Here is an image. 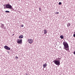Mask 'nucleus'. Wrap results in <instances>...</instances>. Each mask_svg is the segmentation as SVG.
I'll return each instance as SVG.
<instances>
[{
    "mask_svg": "<svg viewBox=\"0 0 75 75\" xmlns=\"http://www.w3.org/2000/svg\"><path fill=\"white\" fill-rule=\"evenodd\" d=\"M63 44L64 45L63 49L64 50H66V51H69V45H68V43L67 42H64Z\"/></svg>",
    "mask_w": 75,
    "mask_h": 75,
    "instance_id": "nucleus-1",
    "label": "nucleus"
},
{
    "mask_svg": "<svg viewBox=\"0 0 75 75\" xmlns=\"http://www.w3.org/2000/svg\"><path fill=\"white\" fill-rule=\"evenodd\" d=\"M53 62H54V64L57 65H58V66L60 65V61H59V60H57L55 59L54 60Z\"/></svg>",
    "mask_w": 75,
    "mask_h": 75,
    "instance_id": "nucleus-2",
    "label": "nucleus"
},
{
    "mask_svg": "<svg viewBox=\"0 0 75 75\" xmlns=\"http://www.w3.org/2000/svg\"><path fill=\"white\" fill-rule=\"evenodd\" d=\"M7 8H9V9H10V10H12L14 11V9L13 8V6L10 5H8V6Z\"/></svg>",
    "mask_w": 75,
    "mask_h": 75,
    "instance_id": "nucleus-3",
    "label": "nucleus"
},
{
    "mask_svg": "<svg viewBox=\"0 0 75 75\" xmlns=\"http://www.w3.org/2000/svg\"><path fill=\"white\" fill-rule=\"evenodd\" d=\"M22 39H18L17 40V43L18 44H22Z\"/></svg>",
    "mask_w": 75,
    "mask_h": 75,
    "instance_id": "nucleus-4",
    "label": "nucleus"
},
{
    "mask_svg": "<svg viewBox=\"0 0 75 75\" xmlns=\"http://www.w3.org/2000/svg\"><path fill=\"white\" fill-rule=\"evenodd\" d=\"M4 48L7 50H10V48L7 45L5 46Z\"/></svg>",
    "mask_w": 75,
    "mask_h": 75,
    "instance_id": "nucleus-5",
    "label": "nucleus"
},
{
    "mask_svg": "<svg viewBox=\"0 0 75 75\" xmlns=\"http://www.w3.org/2000/svg\"><path fill=\"white\" fill-rule=\"evenodd\" d=\"M28 42L30 43V44H32L33 42V40L29 39L28 40Z\"/></svg>",
    "mask_w": 75,
    "mask_h": 75,
    "instance_id": "nucleus-6",
    "label": "nucleus"
},
{
    "mask_svg": "<svg viewBox=\"0 0 75 75\" xmlns=\"http://www.w3.org/2000/svg\"><path fill=\"white\" fill-rule=\"evenodd\" d=\"M8 5H10V4H6L5 5H4L3 6H4V9L8 8H7Z\"/></svg>",
    "mask_w": 75,
    "mask_h": 75,
    "instance_id": "nucleus-7",
    "label": "nucleus"
},
{
    "mask_svg": "<svg viewBox=\"0 0 75 75\" xmlns=\"http://www.w3.org/2000/svg\"><path fill=\"white\" fill-rule=\"evenodd\" d=\"M44 34H46L47 33V30L46 29H44Z\"/></svg>",
    "mask_w": 75,
    "mask_h": 75,
    "instance_id": "nucleus-8",
    "label": "nucleus"
},
{
    "mask_svg": "<svg viewBox=\"0 0 75 75\" xmlns=\"http://www.w3.org/2000/svg\"><path fill=\"white\" fill-rule=\"evenodd\" d=\"M47 63L44 64L43 65V67H44L43 68H45V67H47Z\"/></svg>",
    "mask_w": 75,
    "mask_h": 75,
    "instance_id": "nucleus-9",
    "label": "nucleus"
},
{
    "mask_svg": "<svg viewBox=\"0 0 75 75\" xmlns=\"http://www.w3.org/2000/svg\"><path fill=\"white\" fill-rule=\"evenodd\" d=\"M4 24H2L1 27V28H2V29H3V28H4Z\"/></svg>",
    "mask_w": 75,
    "mask_h": 75,
    "instance_id": "nucleus-10",
    "label": "nucleus"
},
{
    "mask_svg": "<svg viewBox=\"0 0 75 75\" xmlns=\"http://www.w3.org/2000/svg\"><path fill=\"white\" fill-rule=\"evenodd\" d=\"M24 37V36H23V35H21L19 37V38L21 39V38H23Z\"/></svg>",
    "mask_w": 75,
    "mask_h": 75,
    "instance_id": "nucleus-11",
    "label": "nucleus"
},
{
    "mask_svg": "<svg viewBox=\"0 0 75 75\" xmlns=\"http://www.w3.org/2000/svg\"><path fill=\"white\" fill-rule=\"evenodd\" d=\"M60 38H61V39H63V38H64V36L63 35H61L60 36Z\"/></svg>",
    "mask_w": 75,
    "mask_h": 75,
    "instance_id": "nucleus-12",
    "label": "nucleus"
},
{
    "mask_svg": "<svg viewBox=\"0 0 75 75\" xmlns=\"http://www.w3.org/2000/svg\"><path fill=\"white\" fill-rule=\"evenodd\" d=\"M70 25H71V24H70V23H69L68 24V25H67V26L68 27H69V26H70Z\"/></svg>",
    "mask_w": 75,
    "mask_h": 75,
    "instance_id": "nucleus-13",
    "label": "nucleus"
},
{
    "mask_svg": "<svg viewBox=\"0 0 75 75\" xmlns=\"http://www.w3.org/2000/svg\"><path fill=\"white\" fill-rule=\"evenodd\" d=\"M58 4H59V5H61V4H62V3L61 2H59Z\"/></svg>",
    "mask_w": 75,
    "mask_h": 75,
    "instance_id": "nucleus-14",
    "label": "nucleus"
},
{
    "mask_svg": "<svg viewBox=\"0 0 75 75\" xmlns=\"http://www.w3.org/2000/svg\"><path fill=\"white\" fill-rule=\"evenodd\" d=\"M5 12L7 13H10V12L8 11H5Z\"/></svg>",
    "mask_w": 75,
    "mask_h": 75,
    "instance_id": "nucleus-15",
    "label": "nucleus"
},
{
    "mask_svg": "<svg viewBox=\"0 0 75 75\" xmlns=\"http://www.w3.org/2000/svg\"><path fill=\"white\" fill-rule=\"evenodd\" d=\"M61 58H59V57L58 59V61H61Z\"/></svg>",
    "mask_w": 75,
    "mask_h": 75,
    "instance_id": "nucleus-16",
    "label": "nucleus"
},
{
    "mask_svg": "<svg viewBox=\"0 0 75 75\" xmlns=\"http://www.w3.org/2000/svg\"><path fill=\"white\" fill-rule=\"evenodd\" d=\"M16 59H18V57H17V56H16L15 57Z\"/></svg>",
    "mask_w": 75,
    "mask_h": 75,
    "instance_id": "nucleus-17",
    "label": "nucleus"
},
{
    "mask_svg": "<svg viewBox=\"0 0 75 75\" xmlns=\"http://www.w3.org/2000/svg\"><path fill=\"white\" fill-rule=\"evenodd\" d=\"M73 37H75V33H74V34H73Z\"/></svg>",
    "mask_w": 75,
    "mask_h": 75,
    "instance_id": "nucleus-18",
    "label": "nucleus"
},
{
    "mask_svg": "<svg viewBox=\"0 0 75 75\" xmlns=\"http://www.w3.org/2000/svg\"><path fill=\"white\" fill-rule=\"evenodd\" d=\"M41 8H39V10L40 11H41Z\"/></svg>",
    "mask_w": 75,
    "mask_h": 75,
    "instance_id": "nucleus-19",
    "label": "nucleus"
},
{
    "mask_svg": "<svg viewBox=\"0 0 75 75\" xmlns=\"http://www.w3.org/2000/svg\"><path fill=\"white\" fill-rule=\"evenodd\" d=\"M21 27H24V25H22Z\"/></svg>",
    "mask_w": 75,
    "mask_h": 75,
    "instance_id": "nucleus-20",
    "label": "nucleus"
},
{
    "mask_svg": "<svg viewBox=\"0 0 75 75\" xmlns=\"http://www.w3.org/2000/svg\"><path fill=\"white\" fill-rule=\"evenodd\" d=\"M73 54L74 55H75V51L74 52Z\"/></svg>",
    "mask_w": 75,
    "mask_h": 75,
    "instance_id": "nucleus-21",
    "label": "nucleus"
},
{
    "mask_svg": "<svg viewBox=\"0 0 75 75\" xmlns=\"http://www.w3.org/2000/svg\"><path fill=\"white\" fill-rule=\"evenodd\" d=\"M4 28V29H5L6 28H5V27H4V28Z\"/></svg>",
    "mask_w": 75,
    "mask_h": 75,
    "instance_id": "nucleus-22",
    "label": "nucleus"
},
{
    "mask_svg": "<svg viewBox=\"0 0 75 75\" xmlns=\"http://www.w3.org/2000/svg\"><path fill=\"white\" fill-rule=\"evenodd\" d=\"M57 14H59V12H57Z\"/></svg>",
    "mask_w": 75,
    "mask_h": 75,
    "instance_id": "nucleus-23",
    "label": "nucleus"
},
{
    "mask_svg": "<svg viewBox=\"0 0 75 75\" xmlns=\"http://www.w3.org/2000/svg\"><path fill=\"white\" fill-rule=\"evenodd\" d=\"M8 52V54H10V52H9L8 51V52Z\"/></svg>",
    "mask_w": 75,
    "mask_h": 75,
    "instance_id": "nucleus-24",
    "label": "nucleus"
},
{
    "mask_svg": "<svg viewBox=\"0 0 75 75\" xmlns=\"http://www.w3.org/2000/svg\"><path fill=\"white\" fill-rule=\"evenodd\" d=\"M57 12H55V14H57Z\"/></svg>",
    "mask_w": 75,
    "mask_h": 75,
    "instance_id": "nucleus-25",
    "label": "nucleus"
},
{
    "mask_svg": "<svg viewBox=\"0 0 75 75\" xmlns=\"http://www.w3.org/2000/svg\"><path fill=\"white\" fill-rule=\"evenodd\" d=\"M26 75H29L27 74H26Z\"/></svg>",
    "mask_w": 75,
    "mask_h": 75,
    "instance_id": "nucleus-26",
    "label": "nucleus"
},
{
    "mask_svg": "<svg viewBox=\"0 0 75 75\" xmlns=\"http://www.w3.org/2000/svg\"><path fill=\"white\" fill-rule=\"evenodd\" d=\"M14 35V34H13L12 35V36H13V35Z\"/></svg>",
    "mask_w": 75,
    "mask_h": 75,
    "instance_id": "nucleus-27",
    "label": "nucleus"
},
{
    "mask_svg": "<svg viewBox=\"0 0 75 75\" xmlns=\"http://www.w3.org/2000/svg\"><path fill=\"white\" fill-rule=\"evenodd\" d=\"M61 48V47H60V48Z\"/></svg>",
    "mask_w": 75,
    "mask_h": 75,
    "instance_id": "nucleus-28",
    "label": "nucleus"
},
{
    "mask_svg": "<svg viewBox=\"0 0 75 75\" xmlns=\"http://www.w3.org/2000/svg\"><path fill=\"white\" fill-rule=\"evenodd\" d=\"M11 11H12V10H11Z\"/></svg>",
    "mask_w": 75,
    "mask_h": 75,
    "instance_id": "nucleus-29",
    "label": "nucleus"
}]
</instances>
